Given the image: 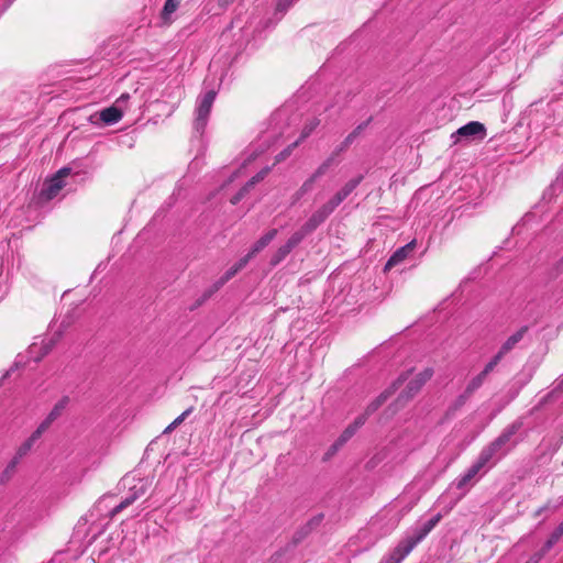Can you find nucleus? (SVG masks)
<instances>
[{
    "instance_id": "11",
    "label": "nucleus",
    "mask_w": 563,
    "mask_h": 563,
    "mask_svg": "<svg viewBox=\"0 0 563 563\" xmlns=\"http://www.w3.org/2000/svg\"><path fill=\"white\" fill-rule=\"evenodd\" d=\"M333 213L330 207L324 202L317 210H314L308 220L303 223L306 229L311 233L316 231L325 220Z\"/></svg>"
},
{
    "instance_id": "14",
    "label": "nucleus",
    "mask_w": 563,
    "mask_h": 563,
    "mask_svg": "<svg viewBox=\"0 0 563 563\" xmlns=\"http://www.w3.org/2000/svg\"><path fill=\"white\" fill-rule=\"evenodd\" d=\"M69 402V397L64 396L62 397L53 407V409L49 411V413L46 416V418L40 423L37 427L43 433L49 428V426L58 418L60 417L62 412L65 410Z\"/></svg>"
},
{
    "instance_id": "44",
    "label": "nucleus",
    "mask_w": 563,
    "mask_h": 563,
    "mask_svg": "<svg viewBox=\"0 0 563 563\" xmlns=\"http://www.w3.org/2000/svg\"><path fill=\"white\" fill-rule=\"evenodd\" d=\"M130 99V95L129 93H122L117 100H115V104L117 106H121L123 109L125 108V104L128 103Z\"/></svg>"
},
{
    "instance_id": "21",
    "label": "nucleus",
    "mask_w": 563,
    "mask_h": 563,
    "mask_svg": "<svg viewBox=\"0 0 563 563\" xmlns=\"http://www.w3.org/2000/svg\"><path fill=\"white\" fill-rule=\"evenodd\" d=\"M482 467L474 462L471 467L466 470V472L460 475L455 481L454 485L457 489H465L471 485L472 479L479 473Z\"/></svg>"
},
{
    "instance_id": "45",
    "label": "nucleus",
    "mask_w": 563,
    "mask_h": 563,
    "mask_svg": "<svg viewBox=\"0 0 563 563\" xmlns=\"http://www.w3.org/2000/svg\"><path fill=\"white\" fill-rule=\"evenodd\" d=\"M346 150L347 146H344V143L342 142L339 146L334 148L330 156H333V158L335 159L341 153H343Z\"/></svg>"
},
{
    "instance_id": "7",
    "label": "nucleus",
    "mask_w": 563,
    "mask_h": 563,
    "mask_svg": "<svg viewBox=\"0 0 563 563\" xmlns=\"http://www.w3.org/2000/svg\"><path fill=\"white\" fill-rule=\"evenodd\" d=\"M362 180H363L362 175L350 179L325 203L334 212V210L355 190V188L361 184Z\"/></svg>"
},
{
    "instance_id": "20",
    "label": "nucleus",
    "mask_w": 563,
    "mask_h": 563,
    "mask_svg": "<svg viewBox=\"0 0 563 563\" xmlns=\"http://www.w3.org/2000/svg\"><path fill=\"white\" fill-rule=\"evenodd\" d=\"M64 186H65L64 180L60 179V177L54 176L53 178H51L49 180H47L44 184L41 195L45 199L51 200L59 192V190Z\"/></svg>"
},
{
    "instance_id": "17",
    "label": "nucleus",
    "mask_w": 563,
    "mask_h": 563,
    "mask_svg": "<svg viewBox=\"0 0 563 563\" xmlns=\"http://www.w3.org/2000/svg\"><path fill=\"white\" fill-rule=\"evenodd\" d=\"M528 332V327L523 325L520 329H518L515 333H512L500 346L498 352L506 356L508 353H510L518 344L522 341L525 335Z\"/></svg>"
},
{
    "instance_id": "13",
    "label": "nucleus",
    "mask_w": 563,
    "mask_h": 563,
    "mask_svg": "<svg viewBox=\"0 0 563 563\" xmlns=\"http://www.w3.org/2000/svg\"><path fill=\"white\" fill-rule=\"evenodd\" d=\"M146 493V483L141 481L139 486H133L131 488V494L125 497L119 505H117L111 511L110 517L113 518L115 515L121 512L123 509L132 505L137 498L143 496Z\"/></svg>"
},
{
    "instance_id": "19",
    "label": "nucleus",
    "mask_w": 563,
    "mask_h": 563,
    "mask_svg": "<svg viewBox=\"0 0 563 563\" xmlns=\"http://www.w3.org/2000/svg\"><path fill=\"white\" fill-rule=\"evenodd\" d=\"M277 229H272L257 240L245 257L251 261L257 253L263 251L277 235Z\"/></svg>"
},
{
    "instance_id": "15",
    "label": "nucleus",
    "mask_w": 563,
    "mask_h": 563,
    "mask_svg": "<svg viewBox=\"0 0 563 563\" xmlns=\"http://www.w3.org/2000/svg\"><path fill=\"white\" fill-rule=\"evenodd\" d=\"M415 541L406 534L404 539L394 548L389 553L391 558L396 559L397 563H401L402 560L416 548Z\"/></svg>"
},
{
    "instance_id": "51",
    "label": "nucleus",
    "mask_w": 563,
    "mask_h": 563,
    "mask_svg": "<svg viewBox=\"0 0 563 563\" xmlns=\"http://www.w3.org/2000/svg\"><path fill=\"white\" fill-rule=\"evenodd\" d=\"M178 426L175 423V421H173L172 423H169L166 429L164 430V433H168V432H172L174 429H176Z\"/></svg>"
},
{
    "instance_id": "23",
    "label": "nucleus",
    "mask_w": 563,
    "mask_h": 563,
    "mask_svg": "<svg viewBox=\"0 0 563 563\" xmlns=\"http://www.w3.org/2000/svg\"><path fill=\"white\" fill-rule=\"evenodd\" d=\"M43 432L36 428V430L31 434L29 439H26L16 450V453L13 457L21 461L23 456H25L34 443L42 437Z\"/></svg>"
},
{
    "instance_id": "33",
    "label": "nucleus",
    "mask_w": 563,
    "mask_h": 563,
    "mask_svg": "<svg viewBox=\"0 0 563 563\" xmlns=\"http://www.w3.org/2000/svg\"><path fill=\"white\" fill-rule=\"evenodd\" d=\"M505 356L497 352L494 357L485 365L484 369L481 372L485 377L488 376L490 372L494 371V368L497 366V364L504 358Z\"/></svg>"
},
{
    "instance_id": "3",
    "label": "nucleus",
    "mask_w": 563,
    "mask_h": 563,
    "mask_svg": "<svg viewBox=\"0 0 563 563\" xmlns=\"http://www.w3.org/2000/svg\"><path fill=\"white\" fill-rule=\"evenodd\" d=\"M433 376V369L428 367L423 369L421 373L417 374L413 378H411L406 388L398 396L396 404L404 405L405 402L412 399L422 388V386Z\"/></svg>"
},
{
    "instance_id": "12",
    "label": "nucleus",
    "mask_w": 563,
    "mask_h": 563,
    "mask_svg": "<svg viewBox=\"0 0 563 563\" xmlns=\"http://www.w3.org/2000/svg\"><path fill=\"white\" fill-rule=\"evenodd\" d=\"M441 518V514L434 515L429 520L412 529L408 536L415 541L416 544L420 543L440 522Z\"/></svg>"
},
{
    "instance_id": "49",
    "label": "nucleus",
    "mask_w": 563,
    "mask_h": 563,
    "mask_svg": "<svg viewBox=\"0 0 563 563\" xmlns=\"http://www.w3.org/2000/svg\"><path fill=\"white\" fill-rule=\"evenodd\" d=\"M380 563H397V561L388 554L382 559Z\"/></svg>"
},
{
    "instance_id": "38",
    "label": "nucleus",
    "mask_w": 563,
    "mask_h": 563,
    "mask_svg": "<svg viewBox=\"0 0 563 563\" xmlns=\"http://www.w3.org/2000/svg\"><path fill=\"white\" fill-rule=\"evenodd\" d=\"M271 168L269 167H266V168H263L261 172H258L254 177H252L251 180H249L246 183V185L251 188L253 187L255 184H257L258 181L263 180L266 175L269 173Z\"/></svg>"
},
{
    "instance_id": "58",
    "label": "nucleus",
    "mask_w": 563,
    "mask_h": 563,
    "mask_svg": "<svg viewBox=\"0 0 563 563\" xmlns=\"http://www.w3.org/2000/svg\"><path fill=\"white\" fill-rule=\"evenodd\" d=\"M35 347H36V345H35V344H33V345L31 346V352H33V350H34Z\"/></svg>"
},
{
    "instance_id": "18",
    "label": "nucleus",
    "mask_w": 563,
    "mask_h": 563,
    "mask_svg": "<svg viewBox=\"0 0 563 563\" xmlns=\"http://www.w3.org/2000/svg\"><path fill=\"white\" fill-rule=\"evenodd\" d=\"M415 245V241H411L406 245L399 247L387 261L385 265V271H389L391 267L401 263L413 251Z\"/></svg>"
},
{
    "instance_id": "9",
    "label": "nucleus",
    "mask_w": 563,
    "mask_h": 563,
    "mask_svg": "<svg viewBox=\"0 0 563 563\" xmlns=\"http://www.w3.org/2000/svg\"><path fill=\"white\" fill-rule=\"evenodd\" d=\"M362 180H363L362 175L350 179L325 203L334 212V210L355 190V188L361 184Z\"/></svg>"
},
{
    "instance_id": "54",
    "label": "nucleus",
    "mask_w": 563,
    "mask_h": 563,
    "mask_svg": "<svg viewBox=\"0 0 563 563\" xmlns=\"http://www.w3.org/2000/svg\"><path fill=\"white\" fill-rule=\"evenodd\" d=\"M322 517H318V518H313L309 523L308 526H317L319 525V522L321 521Z\"/></svg>"
},
{
    "instance_id": "8",
    "label": "nucleus",
    "mask_w": 563,
    "mask_h": 563,
    "mask_svg": "<svg viewBox=\"0 0 563 563\" xmlns=\"http://www.w3.org/2000/svg\"><path fill=\"white\" fill-rule=\"evenodd\" d=\"M362 180H363L362 175L350 179L325 203L334 212V210L355 190V188L361 184Z\"/></svg>"
},
{
    "instance_id": "43",
    "label": "nucleus",
    "mask_w": 563,
    "mask_h": 563,
    "mask_svg": "<svg viewBox=\"0 0 563 563\" xmlns=\"http://www.w3.org/2000/svg\"><path fill=\"white\" fill-rule=\"evenodd\" d=\"M194 408L189 407L186 409L180 416H178L174 421L177 426H179L191 412Z\"/></svg>"
},
{
    "instance_id": "25",
    "label": "nucleus",
    "mask_w": 563,
    "mask_h": 563,
    "mask_svg": "<svg viewBox=\"0 0 563 563\" xmlns=\"http://www.w3.org/2000/svg\"><path fill=\"white\" fill-rule=\"evenodd\" d=\"M309 234H311V232L308 231V229H306V227L302 224L299 230L291 234V236L287 240L285 244L288 245L290 250H294Z\"/></svg>"
},
{
    "instance_id": "36",
    "label": "nucleus",
    "mask_w": 563,
    "mask_h": 563,
    "mask_svg": "<svg viewBox=\"0 0 563 563\" xmlns=\"http://www.w3.org/2000/svg\"><path fill=\"white\" fill-rule=\"evenodd\" d=\"M563 536L562 532H559V529L556 528L548 539V541L544 543V551H549Z\"/></svg>"
},
{
    "instance_id": "28",
    "label": "nucleus",
    "mask_w": 563,
    "mask_h": 563,
    "mask_svg": "<svg viewBox=\"0 0 563 563\" xmlns=\"http://www.w3.org/2000/svg\"><path fill=\"white\" fill-rule=\"evenodd\" d=\"M475 462H476V463H477L482 468H484V467H485V466H487V465H489V466L494 465V464L497 462V460L494 457V455L492 454V452H490V451L485 446V448L481 451V453H479V455H478V457H477V460H476Z\"/></svg>"
},
{
    "instance_id": "37",
    "label": "nucleus",
    "mask_w": 563,
    "mask_h": 563,
    "mask_svg": "<svg viewBox=\"0 0 563 563\" xmlns=\"http://www.w3.org/2000/svg\"><path fill=\"white\" fill-rule=\"evenodd\" d=\"M299 144V141H295L294 143H291L288 147H286L276 156V162H282L283 159L287 158L291 154L294 148H296Z\"/></svg>"
},
{
    "instance_id": "32",
    "label": "nucleus",
    "mask_w": 563,
    "mask_h": 563,
    "mask_svg": "<svg viewBox=\"0 0 563 563\" xmlns=\"http://www.w3.org/2000/svg\"><path fill=\"white\" fill-rule=\"evenodd\" d=\"M334 158L333 156H329L325 161H323L319 167L311 174L314 178L319 179L323 175L327 174L328 169L334 165Z\"/></svg>"
},
{
    "instance_id": "5",
    "label": "nucleus",
    "mask_w": 563,
    "mask_h": 563,
    "mask_svg": "<svg viewBox=\"0 0 563 563\" xmlns=\"http://www.w3.org/2000/svg\"><path fill=\"white\" fill-rule=\"evenodd\" d=\"M407 378L408 373L400 375L398 379L393 383L390 389L385 390L373 402H371L366 408L365 415L357 417L351 426L356 427V430L363 426L366 420V416L375 412L389 398V396L407 380Z\"/></svg>"
},
{
    "instance_id": "31",
    "label": "nucleus",
    "mask_w": 563,
    "mask_h": 563,
    "mask_svg": "<svg viewBox=\"0 0 563 563\" xmlns=\"http://www.w3.org/2000/svg\"><path fill=\"white\" fill-rule=\"evenodd\" d=\"M319 124H320V120L317 119V118H313V119L309 120L305 124V126L302 128L300 137L297 141L302 142L305 139H307L316 130V128Z\"/></svg>"
},
{
    "instance_id": "52",
    "label": "nucleus",
    "mask_w": 563,
    "mask_h": 563,
    "mask_svg": "<svg viewBox=\"0 0 563 563\" xmlns=\"http://www.w3.org/2000/svg\"><path fill=\"white\" fill-rule=\"evenodd\" d=\"M178 426L175 423V421H173L172 423H169L166 429L164 430V433H168V432H172L174 429H176Z\"/></svg>"
},
{
    "instance_id": "40",
    "label": "nucleus",
    "mask_w": 563,
    "mask_h": 563,
    "mask_svg": "<svg viewBox=\"0 0 563 563\" xmlns=\"http://www.w3.org/2000/svg\"><path fill=\"white\" fill-rule=\"evenodd\" d=\"M292 0H278L276 5V13L284 14L291 5Z\"/></svg>"
},
{
    "instance_id": "35",
    "label": "nucleus",
    "mask_w": 563,
    "mask_h": 563,
    "mask_svg": "<svg viewBox=\"0 0 563 563\" xmlns=\"http://www.w3.org/2000/svg\"><path fill=\"white\" fill-rule=\"evenodd\" d=\"M20 463L19 460H16L15 457H13L9 464L7 465V467L4 468L2 475H1V482H7L11 478L12 474L14 473L15 471V467L16 465Z\"/></svg>"
},
{
    "instance_id": "4",
    "label": "nucleus",
    "mask_w": 563,
    "mask_h": 563,
    "mask_svg": "<svg viewBox=\"0 0 563 563\" xmlns=\"http://www.w3.org/2000/svg\"><path fill=\"white\" fill-rule=\"evenodd\" d=\"M214 99V90H209L198 98L195 119V129L197 132L205 130Z\"/></svg>"
},
{
    "instance_id": "16",
    "label": "nucleus",
    "mask_w": 563,
    "mask_h": 563,
    "mask_svg": "<svg viewBox=\"0 0 563 563\" xmlns=\"http://www.w3.org/2000/svg\"><path fill=\"white\" fill-rule=\"evenodd\" d=\"M415 541L406 534L404 539L394 548L389 553L391 558L396 559L397 563H401L402 560L416 548Z\"/></svg>"
},
{
    "instance_id": "2",
    "label": "nucleus",
    "mask_w": 563,
    "mask_h": 563,
    "mask_svg": "<svg viewBox=\"0 0 563 563\" xmlns=\"http://www.w3.org/2000/svg\"><path fill=\"white\" fill-rule=\"evenodd\" d=\"M485 136L486 128L478 121H471L451 134L453 144H457L460 142L468 143L476 140H484Z\"/></svg>"
},
{
    "instance_id": "6",
    "label": "nucleus",
    "mask_w": 563,
    "mask_h": 563,
    "mask_svg": "<svg viewBox=\"0 0 563 563\" xmlns=\"http://www.w3.org/2000/svg\"><path fill=\"white\" fill-rule=\"evenodd\" d=\"M362 180H363L362 175L350 179L325 203L334 212V210L355 190V188L361 184Z\"/></svg>"
},
{
    "instance_id": "34",
    "label": "nucleus",
    "mask_w": 563,
    "mask_h": 563,
    "mask_svg": "<svg viewBox=\"0 0 563 563\" xmlns=\"http://www.w3.org/2000/svg\"><path fill=\"white\" fill-rule=\"evenodd\" d=\"M367 122L358 124L343 141L344 146H350L355 139L361 134V132L366 128Z\"/></svg>"
},
{
    "instance_id": "47",
    "label": "nucleus",
    "mask_w": 563,
    "mask_h": 563,
    "mask_svg": "<svg viewBox=\"0 0 563 563\" xmlns=\"http://www.w3.org/2000/svg\"><path fill=\"white\" fill-rule=\"evenodd\" d=\"M548 551H544V547L538 553L531 558L532 563H538Z\"/></svg>"
},
{
    "instance_id": "24",
    "label": "nucleus",
    "mask_w": 563,
    "mask_h": 563,
    "mask_svg": "<svg viewBox=\"0 0 563 563\" xmlns=\"http://www.w3.org/2000/svg\"><path fill=\"white\" fill-rule=\"evenodd\" d=\"M250 261L243 256L232 267H230L223 276L217 282L216 287L220 288L225 283H228L235 274H238L241 269H243Z\"/></svg>"
},
{
    "instance_id": "55",
    "label": "nucleus",
    "mask_w": 563,
    "mask_h": 563,
    "mask_svg": "<svg viewBox=\"0 0 563 563\" xmlns=\"http://www.w3.org/2000/svg\"><path fill=\"white\" fill-rule=\"evenodd\" d=\"M556 267H558L559 271H563V255L559 260V262L556 264Z\"/></svg>"
},
{
    "instance_id": "27",
    "label": "nucleus",
    "mask_w": 563,
    "mask_h": 563,
    "mask_svg": "<svg viewBox=\"0 0 563 563\" xmlns=\"http://www.w3.org/2000/svg\"><path fill=\"white\" fill-rule=\"evenodd\" d=\"M179 4H180V0H166L165 4L163 7L162 13H161L162 19L165 22H169L172 14L176 12Z\"/></svg>"
},
{
    "instance_id": "42",
    "label": "nucleus",
    "mask_w": 563,
    "mask_h": 563,
    "mask_svg": "<svg viewBox=\"0 0 563 563\" xmlns=\"http://www.w3.org/2000/svg\"><path fill=\"white\" fill-rule=\"evenodd\" d=\"M249 189H250V187L247 185H245L243 188H241L240 191L231 198V203L236 205L244 197V195L249 191Z\"/></svg>"
},
{
    "instance_id": "22",
    "label": "nucleus",
    "mask_w": 563,
    "mask_h": 563,
    "mask_svg": "<svg viewBox=\"0 0 563 563\" xmlns=\"http://www.w3.org/2000/svg\"><path fill=\"white\" fill-rule=\"evenodd\" d=\"M123 115V108L121 106H117L115 103L109 108L103 109L100 112V119L106 124H114L121 120Z\"/></svg>"
},
{
    "instance_id": "26",
    "label": "nucleus",
    "mask_w": 563,
    "mask_h": 563,
    "mask_svg": "<svg viewBox=\"0 0 563 563\" xmlns=\"http://www.w3.org/2000/svg\"><path fill=\"white\" fill-rule=\"evenodd\" d=\"M318 179L314 178L312 175H310L303 183L302 185L300 186V188L294 194V200L295 201H298L300 200L303 196H306L307 194H309L313 187H314V184Z\"/></svg>"
},
{
    "instance_id": "29",
    "label": "nucleus",
    "mask_w": 563,
    "mask_h": 563,
    "mask_svg": "<svg viewBox=\"0 0 563 563\" xmlns=\"http://www.w3.org/2000/svg\"><path fill=\"white\" fill-rule=\"evenodd\" d=\"M292 250L288 245H282L271 257V266L275 267L283 262Z\"/></svg>"
},
{
    "instance_id": "39",
    "label": "nucleus",
    "mask_w": 563,
    "mask_h": 563,
    "mask_svg": "<svg viewBox=\"0 0 563 563\" xmlns=\"http://www.w3.org/2000/svg\"><path fill=\"white\" fill-rule=\"evenodd\" d=\"M472 394H467V390L464 389V391L455 399L454 401V409H459L462 406L466 404V401L472 397Z\"/></svg>"
},
{
    "instance_id": "30",
    "label": "nucleus",
    "mask_w": 563,
    "mask_h": 563,
    "mask_svg": "<svg viewBox=\"0 0 563 563\" xmlns=\"http://www.w3.org/2000/svg\"><path fill=\"white\" fill-rule=\"evenodd\" d=\"M487 377H485L482 373L474 376L468 384L466 385L465 389L467 390V394H474L477 389H479Z\"/></svg>"
},
{
    "instance_id": "53",
    "label": "nucleus",
    "mask_w": 563,
    "mask_h": 563,
    "mask_svg": "<svg viewBox=\"0 0 563 563\" xmlns=\"http://www.w3.org/2000/svg\"><path fill=\"white\" fill-rule=\"evenodd\" d=\"M563 389V376L558 380L556 386L554 387L553 391L562 390Z\"/></svg>"
},
{
    "instance_id": "48",
    "label": "nucleus",
    "mask_w": 563,
    "mask_h": 563,
    "mask_svg": "<svg viewBox=\"0 0 563 563\" xmlns=\"http://www.w3.org/2000/svg\"><path fill=\"white\" fill-rule=\"evenodd\" d=\"M69 173H70V168L64 167V168L59 169L55 176L60 177V179H64V177L69 175Z\"/></svg>"
},
{
    "instance_id": "50",
    "label": "nucleus",
    "mask_w": 563,
    "mask_h": 563,
    "mask_svg": "<svg viewBox=\"0 0 563 563\" xmlns=\"http://www.w3.org/2000/svg\"><path fill=\"white\" fill-rule=\"evenodd\" d=\"M178 426L175 423V421H173L172 423H169L166 429L164 430V433H168V432H172L174 429H176Z\"/></svg>"
},
{
    "instance_id": "46",
    "label": "nucleus",
    "mask_w": 563,
    "mask_h": 563,
    "mask_svg": "<svg viewBox=\"0 0 563 563\" xmlns=\"http://www.w3.org/2000/svg\"><path fill=\"white\" fill-rule=\"evenodd\" d=\"M42 349H43V352L41 353V355H40V356H36V357L34 358V361H35V362H38L42 357H44V356H45V355L51 351V349H52V342H49V343H47V344H46V343H45V344H43Z\"/></svg>"
},
{
    "instance_id": "57",
    "label": "nucleus",
    "mask_w": 563,
    "mask_h": 563,
    "mask_svg": "<svg viewBox=\"0 0 563 563\" xmlns=\"http://www.w3.org/2000/svg\"><path fill=\"white\" fill-rule=\"evenodd\" d=\"M542 511H543V508H540V509L537 511V515H540Z\"/></svg>"
},
{
    "instance_id": "1",
    "label": "nucleus",
    "mask_w": 563,
    "mask_h": 563,
    "mask_svg": "<svg viewBox=\"0 0 563 563\" xmlns=\"http://www.w3.org/2000/svg\"><path fill=\"white\" fill-rule=\"evenodd\" d=\"M521 427V421L512 422L503 430L499 437L486 445V448L492 452L497 461L510 450V448L507 445L510 443L512 437L520 430Z\"/></svg>"
},
{
    "instance_id": "41",
    "label": "nucleus",
    "mask_w": 563,
    "mask_h": 563,
    "mask_svg": "<svg viewBox=\"0 0 563 563\" xmlns=\"http://www.w3.org/2000/svg\"><path fill=\"white\" fill-rule=\"evenodd\" d=\"M355 431H356V427L349 426L344 430V432L341 434L339 442L343 443V442L347 441L355 433Z\"/></svg>"
},
{
    "instance_id": "56",
    "label": "nucleus",
    "mask_w": 563,
    "mask_h": 563,
    "mask_svg": "<svg viewBox=\"0 0 563 563\" xmlns=\"http://www.w3.org/2000/svg\"><path fill=\"white\" fill-rule=\"evenodd\" d=\"M559 532L563 533V521L558 526Z\"/></svg>"
},
{
    "instance_id": "10",
    "label": "nucleus",
    "mask_w": 563,
    "mask_h": 563,
    "mask_svg": "<svg viewBox=\"0 0 563 563\" xmlns=\"http://www.w3.org/2000/svg\"><path fill=\"white\" fill-rule=\"evenodd\" d=\"M362 180H363L362 175L350 179L325 203L334 212V210L355 190V188L361 184Z\"/></svg>"
}]
</instances>
